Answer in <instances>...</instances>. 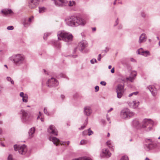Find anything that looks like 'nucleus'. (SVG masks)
Wrapping results in <instances>:
<instances>
[{
  "label": "nucleus",
  "mask_w": 160,
  "mask_h": 160,
  "mask_svg": "<svg viewBox=\"0 0 160 160\" xmlns=\"http://www.w3.org/2000/svg\"><path fill=\"white\" fill-rule=\"evenodd\" d=\"M120 115L121 118L127 119L132 117L134 116L135 113L131 111L128 108H124L121 111Z\"/></svg>",
  "instance_id": "nucleus-5"
},
{
  "label": "nucleus",
  "mask_w": 160,
  "mask_h": 160,
  "mask_svg": "<svg viewBox=\"0 0 160 160\" xmlns=\"http://www.w3.org/2000/svg\"><path fill=\"white\" fill-rule=\"evenodd\" d=\"M139 102L138 101H135L131 103L130 106L132 108H135L139 105Z\"/></svg>",
  "instance_id": "nucleus-23"
},
{
  "label": "nucleus",
  "mask_w": 160,
  "mask_h": 160,
  "mask_svg": "<svg viewBox=\"0 0 160 160\" xmlns=\"http://www.w3.org/2000/svg\"><path fill=\"white\" fill-rule=\"evenodd\" d=\"M117 93V97L119 98H121L123 95V92H116Z\"/></svg>",
  "instance_id": "nucleus-27"
},
{
  "label": "nucleus",
  "mask_w": 160,
  "mask_h": 160,
  "mask_svg": "<svg viewBox=\"0 0 160 160\" xmlns=\"http://www.w3.org/2000/svg\"><path fill=\"white\" fill-rule=\"evenodd\" d=\"M120 160H128V158L127 156H123L122 157Z\"/></svg>",
  "instance_id": "nucleus-36"
},
{
  "label": "nucleus",
  "mask_w": 160,
  "mask_h": 160,
  "mask_svg": "<svg viewBox=\"0 0 160 160\" xmlns=\"http://www.w3.org/2000/svg\"><path fill=\"white\" fill-rule=\"evenodd\" d=\"M141 16L143 17H145V15L144 12H142L141 14Z\"/></svg>",
  "instance_id": "nucleus-52"
},
{
  "label": "nucleus",
  "mask_w": 160,
  "mask_h": 160,
  "mask_svg": "<svg viewBox=\"0 0 160 160\" xmlns=\"http://www.w3.org/2000/svg\"><path fill=\"white\" fill-rule=\"evenodd\" d=\"M90 62L92 64L94 63V62L93 59H92L91 60Z\"/></svg>",
  "instance_id": "nucleus-58"
},
{
  "label": "nucleus",
  "mask_w": 160,
  "mask_h": 160,
  "mask_svg": "<svg viewBox=\"0 0 160 160\" xmlns=\"http://www.w3.org/2000/svg\"><path fill=\"white\" fill-rule=\"evenodd\" d=\"M142 55H143L147 57L148 55H150V52L149 51H144V52H142Z\"/></svg>",
  "instance_id": "nucleus-29"
},
{
  "label": "nucleus",
  "mask_w": 160,
  "mask_h": 160,
  "mask_svg": "<svg viewBox=\"0 0 160 160\" xmlns=\"http://www.w3.org/2000/svg\"><path fill=\"white\" fill-rule=\"evenodd\" d=\"M53 42L55 46L58 48H59L61 47V45L59 42L54 41Z\"/></svg>",
  "instance_id": "nucleus-30"
},
{
  "label": "nucleus",
  "mask_w": 160,
  "mask_h": 160,
  "mask_svg": "<svg viewBox=\"0 0 160 160\" xmlns=\"http://www.w3.org/2000/svg\"><path fill=\"white\" fill-rule=\"evenodd\" d=\"M148 140H150L151 142L148 144H146L145 145V148H146V149L147 151H148L150 150L153 146L152 142H151V140H150V139H148Z\"/></svg>",
  "instance_id": "nucleus-21"
},
{
  "label": "nucleus",
  "mask_w": 160,
  "mask_h": 160,
  "mask_svg": "<svg viewBox=\"0 0 160 160\" xmlns=\"http://www.w3.org/2000/svg\"><path fill=\"white\" fill-rule=\"evenodd\" d=\"M2 12L5 15L10 14L12 13V11L11 9H5L2 10Z\"/></svg>",
  "instance_id": "nucleus-24"
},
{
  "label": "nucleus",
  "mask_w": 160,
  "mask_h": 160,
  "mask_svg": "<svg viewBox=\"0 0 160 160\" xmlns=\"http://www.w3.org/2000/svg\"><path fill=\"white\" fill-rule=\"evenodd\" d=\"M101 122L102 123H103V124H104L105 123V121L104 120H102Z\"/></svg>",
  "instance_id": "nucleus-56"
},
{
  "label": "nucleus",
  "mask_w": 160,
  "mask_h": 160,
  "mask_svg": "<svg viewBox=\"0 0 160 160\" xmlns=\"http://www.w3.org/2000/svg\"><path fill=\"white\" fill-rule=\"evenodd\" d=\"M44 112L45 114H46L47 115H48V116L49 115V113L48 112L46 108H45L44 109Z\"/></svg>",
  "instance_id": "nucleus-40"
},
{
  "label": "nucleus",
  "mask_w": 160,
  "mask_h": 160,
  "mask_svg": "<svg viewBox=\"0 0 160 160\" xmlns=\"http://www.w3.org/2000/svg\"><path fill=\"white\" fill-rule=\"evenodd\" d=\"M133 96V95L132 94V93H130V94H129V95L128 96L129 97H131V96Z\"/></svg>",
  "instance_id": "nucleus-61"
},
{
  "label": "nucleus",
  "mask_w": 160,
  "mask_h": 160,
  "mask_svg": "<svg viewBox=\"0 0 160 160\" xmlns=\"http://www.w3.org/2000/svg\"><path fill=\"white\" fill-rule=\"evenodd\" d=\"M14 28L13 26H8L7 28V29L8 30H13Z\"/></svg>",
  "instance_id": "nucleus-42"
},
{
  "label": "nucleus",
  "mask_w": 160,
  "mask_h": 160,
  "mask_svg": "<svg viewBox=\"0 0 160 160\" xmlns=\"http://www.w3.org/2000/svg\"><path fill=\"white\" fill-rule=\"evenodd\" d=\"M100 84L103 86H105L106 85V83L104 81H101L100 82Z\"/></svg>",
  "instance_id": "nucleus-44"
},
{
  "label": "nucleus",
  "mask_w": 160,
  "mask_h": 160,
  "mask_svg": "<svg viewBox=\"0 0 160 160\" xmlns=\"http://www.w3.org/2000/svg\"><path fill=\"white\" fill-rule=\"evenodd\" d=\"M92 110L90 107L87 106L84 108V113L86 116H90L92 113Z\"/></svg>",
  "instance_id": "nucleus-14"
},
{
  "label": "nucleus",
  "mask_w": 160,
  "mask_h": 160,
  "mask_svg": "<svg viewBox=\"0 0 160 160\" xmlns=\"http://www.w3.org/2000/svg\"><path fill=\"white\" fill-rule=\"evenodd\" d=\"M107 144L111 150H113L114 149V147L112 144V142L111 140H108L107 142Z\"/></svg>",
  "instance_id": "nucleus-25"
},
{
  "label": "nucleus",
  "mask_w": 160,
  "mask_h": 160,
  "mask_svg": "<svg viewBox=\"0 0 160 160\" xmlns=\"http://www.w3.org/2000/svg\"><path fill=\"white\" fill-rule=\"evenodd\" d=\"M124 86L121 84H118L117 87L116 92H124Z\"/></svg>",
  "instance_id": "nucleus-22"
},
{
  "label": "nucleus",
  "mask_w": 160,
  "mask_h": 160,
  "mask_svg": "<svg viewBox=\"0 0 160 160\" xmlns=\"http://www.w3.org/2000/svg\"><path fill=\"white\" fill-rule=\"evenodd\" d=\"M109 50V48L107 47L104 50V51L105 52H107Z\"/></svg>",
  "instance_id": "nucleus-51"
},
{
  "label": "nucleus",
  "mask_w": 160,
  "mask_h": 160,
  "mask_svg": "<svg viewBox=\"0 0 160 160\" xmlns=\"http://www.w3.org/2000/svg\"><path fill=\"white\" fill-rule=\"evenodd\" d=\"M88 131L86 130L84 131L83 132L82 134L83 135H86L87 134Z\"/></svg>",
  "instance_id": "nucleus-50"
},
{
  "label": "nucleus",
  "mask_w": 160,
  "mask_h": 160,
  "mask_svg": "<svg viewBox=\"0 0 160 160\" xmlns=\"http://www.w3.org/2000/svg\"><path fill=\"white\" fill-rule=\"evenodd\" d=\"M131 61L132 62H135V60L133 58H131Z\"/></svg>",
  "instance_id": "nucleus-57"
},
{
  "label": "nucleus",
  "mask_w": 160,
  "mask_h": 160,
  "mask_svg": "<svg viewBox=\"0 0 160 160\" xmlns=\"http://www.w3.org/2000/svg\"><path fill=\"white\" fill-rule=\"evenodd\" d=\"M20 96L22 97H23L25 96V95H24L23 92H21L20 93Z\"/></svg>",
  "instance_id": "nucleus-46"
},
{
  "label": "nucleus",
  "mask_w": 160,
  "mask_h": 160,
  "mask_svg": "<svg viewBox=\"0 0 160 160\" xmlns=\"http://www.w3.org/2000/svg\"><path fill=\"white\" fill-rule=\"evenodd\" d=\"M118 18H117V20L116 21V24L114 25L115 26H116V25H117L118 24Z\"/></svg>",
  "instance_id": "nucleus-54"
},
{
  "label": "nucleus",
  "mask_w": 160,
  "mask_h": 160,
  "mask_svg": "<svg viewBox=\"0 0 160 160\" xmlns=\"http://www.w3.org/2000/svg\"><path fill=\"white\" fill-rule=\"evenodd\" d=\"M15 150H18L19 153L21 154H25L27 151L26 146L25 145H15L14 146Z\"/></svg>",
  "instance_id": "nucleus-6"
},
{
  "label": "nucleus",
  "mask_w": 160,
  "mask_h": 160,
  "mask_svg": "<svg viewBox=\"0 0 160 160\" xmlns=\"http://www.w3.org/2000/svg\"><path fill=\"white\" fill-rule=\"evenodd\" d=\"M126 79L127 80H129L130 82H132L134 79V78L133 77H132V76L130 75L129 77L126 78Z\"/></svg>",
  "instance_id": "nucleus-31"
},
{
  "label": "nucleus",
  "mask_w": 160,
  "mask_h": 160,
  "mask_svg": "<svg viewBox=\"0 0 160 160\" xmlns=\"http://www.w3.org/2000/svg\"><path fill=\"white\" fill-rule=\"evenodd\" d=\"M61 97L62 99H63L64 98V96L63 95H62L61 96Z\"/></svg>",
  "instance_id": "nucleus-64"
},
{
  "label": "nucleus",
  "mask_w": 160,
  "mask_h": 160,
  "mask_svg": "<svg viewBox=\"0 0 160 160\" xmlns=\"http://www.w3.org/2000/svg\"><path fill=\"white\" fill-rule=\"evenodd\" d=\"M49 139L50 141H52L54 144L56 145V146H58L59 143L61 145H65L66 143L67 144V145H68L70 143L69 141L65 142H60L59 139L55 137H50L49 138Z\"/></svg>",
  "instance_id": "nucleus-7"
},
{
  "label": "nucleus",
  "mask_w": 160,
  "mask_h": 160,
  "mask_svg": "<svg viewBox=\"0 0 160 160\" xmlns=\"http://www.w3.org/2000/svg\"><path fill=\"white\" fill-rule=\"evenodd\" d=\"M66 21L67 24L71 26H77L79 25H84L86 23L81 18L74 16H71L66 19Z\"/></svg>",
  "instance_id": "nucleus-1"
},
{
  "label": "nucleus",
  "mask_w": 160,
  "mask_h": 160,
  "mask_svg": "<svg viewBox=\"0 0 160 160\" xmlns=\"http://www.w3.org/2000/svg\"><path fill=\"white\" fill-rule=\"evenodd\" d=\"M58 84V82L57 80L53 78H52L48 80L47 84L49 87L56 86Z\"/></svg>",
  "instance_id": "nucleus-8"
},
{
  "label": "nucleus",
  "mask_w": 160,
  "mask_h": 160,
  "mask_svg": "<svg viewBox=\"0 0 160 160\" xmlns=\"http://www.w3.org/2000/svg\"><path fill=\"white\" fill-rule=\"evenodd\" d=\"M96 30V28H92V31H95Z\"/></svg>",
  "instance_id": "nucleus-59"
},
{
  "label": "nucleus",
  "mask_w": 160,
  "mask_h": 160,
  "mask_svg": "<svg viewBox=\"0 0 160 160\" xmlns=\"http://www.w3.org/2000/svg\"><path fill=\"white\" fill-rule=\"evenodd\" d=\"M147 39L146 34L144 33H142L139 37V42L140 43L146 41Z\"/></svg>",
  "instance_id": "nucleus-18"
},
{
  "label": "nucleus",
  "mask_w": 160,
  "mask_h": 160,
  "mask_svg": "<svg viewBox=\"0 0 160 160\" xmlns=\"http://www.w3.org/2000/svg\"><path fill=\"white\" fill-rule=\"evenodd\" d=\"M22 100L23 102H27L28 101V96L27 94H25V96L22 97Z\"/></svg>",
  "instance_id": "nucleus-28"
},
{
  "label": "nucleus",
  "mask_w": 160,
  "mask_h": 160,
  "mask_svg": "<svg viewBox=\"0 0 160 160\" xmlns=\"http://www.w3.org/2000/svg\"><path fill=\"white\" fill-rule=\"evenodd\" d=\"M35 131V128L34 127L31 128L28 132L29 136L30 138H31L33 137V134Z\"/></svg>",
  "instance_id": "nucleus-19"
},
{
  "label": "nucleus",
  "mask_w": 160,
  "mask_h": 160,
  "mask_svg": "<svg viewBox=\"0 0 160 160\" xmlns=\"http://www.w3.org/2000/svg\"><path fill=\"white\" fill-rule=\"evenodd\" d=\"M21 112L22 114V120L23 122H26L29 120V116L28 113L24 110H22Z\"/></svg>",
  "instance_id": "nucleus-9"
},
{
  "label": "nucleus",
  "mask_w": 160,
  "mask_h": 160,
  "mask_svg": "<svg viewBox=\"0 0 160 160\" xmlns=\"http://www.w3.org/2000/svg\"><path fill=\"white\" fill-rule=\"evenodd\" d=\"M8 160H15L12 158V156L11 155H9L8 158Z\"/></svg>",
  "instance_id": "nucleus-41"
},
{
  "label": "nucleus",
  "mask_w": 160,
  "mask_h": 160,
  "mask_svg": "<svg viewBox=\"0 0 160 160\" xmlns=\"http://www.w3.org/2000/svg\"><path fill=\"white\" fill-rule=\"evenodd\" d=\"M58 1H58L55 2V5L57 6L62 7L68 4V2L67 0H58Z\"/></svg>",
  "instance_id": "nucleus-15"
},
{
  "label": "nucleus",
  "mask_w": 160,
  "mask_h": 160,
  "mask_svg": "<svg viewBox=\"0 0 160 160\" xmlns=\"http://www.w3.org/2000/svg\"><path fill=\"white\" fill-rule=\"evenodd\" d=\"M114 68H112L111 70V72L112 73H113L114 72Z\"/></svg>",
  "instance_id": "nucleus-53"
},
{
  "label": "nucleus",
  "mask_w": 160,
  "mask_h": 160,
  "mask_svg": "<svg viewBox=\"0 0 160 160\" xmlns=\"http://www.w3.org/2000/svg\"><path fill=\"white\" fill-rule=\"evenodd\" d=\"M101 54H100L98 55V61H100L101 59Z\"/></svg>",
  "instance_id": "nucleus-49"
},
{
  "label": "nucleus",
  "mask_w": 160,
  "mask_h": 160,
  "mask_svg": "<svg viewBox=\"0 0 160 160\" xmlns=\"http://www.w3.org/2000/svg\"><path fill=\"white\" fill-rule=\"evenodd\" d=\"M40 119H41V121L42 122H44V118H40Z\"/></svg>",
  "instance_id": "nucleus-60"
},
{
  "label": "nucleus",
  "mask_w": 160,
  "mask_h": 160,
  "mask_svg": "<svg viewBox=\"0 0 160 160\" xmlns=\"http://www.w3.org/2000/svg\"><path fill=\"white\" fill-rule=\"evenodd\" d=\"M58 39L59 40H62L67 42L71 41L72 40L73 36L69 33L67 32L64 31H59L57 34Z\"/></svg>",
  "instance_id": "nucleus-2"
},
{
  "label": "nucleus",
  "mask_w": 160,
  "mask_h": 160,
  "mask_svg": "<svg viewBox=\"0 0 160 160\" xmlns=\"http://www.w3.org/2000/svg\"><path fill=\"white\" fill-rule=\"evenodd\" d=\"M132 125L133 127L137 129L142 128V123H140L138 119H135L132 122Z\"/></svg>",
  "instance_id": "nucleus-11"
},
{
  "label": "nucleus",
  "mask_w": 160,
  "mask_h": 160,
  "mask_svg": "<svg viewBox=\"0 0 160 160\" xmlns=\"http://www.w3.org/2000/svg\"><path fill=\"white\" fill-rule=\"evenodd\" d=\"M14 64L17 66H19L25 62V57L22 54H17L12 56Z\"/></svg>",
  "instance_id": "nucleus-3"
},
{
  "label": "nucleus",
  "mask_w": 160,
  "mask_h": 160,
  "mask_svg": "<svg viewBox=\"0 0 160 160\" xmlns=\"http://www.w3.org/2000/svg\"><path fill=\"white\" fill-rule=\"evenodd\" d=\"M154 122L150 119H144L142 122V128H144L147 131H150L152 129V127Z\"/></svg>",
  "instance_id": "nucleus-4"
},
{
  "label": "nucleus",
  "mask_w": 160,
  "mask_h": 160,
  "mask_svg": "<svg viewBox=\"0 0 160 160\" xmlns=\"http://www.w3.org/2000/svg\"><path fill=\"white\" fill-rule=\"evenodd\" d=\"M86 125H84L83 126H82L81 127L79 128V129L81 130H82L85 127Z\"/></svg>",
  "instance_id": "nucleus-47"
},
{
  "label": "nucleus",
  "mask_w": 160,
  "mask_h": 160,
  "mask_svg": "<svg viewBox=\"0 0 160 160\" xmlns=\"http://www.w3.org/2000/svg\"><path fill=\"white\" fill-rule=\"evenodd\" d=\"M88 46L87 42L84 41H82L78 43V48L80 50L82 51Z\"/></svg>",
  "instance_id": "nucleus-13"
},
{
  "label": "nucleus",
  "mask_w": 160,
  "mask_h": 160,
  "mask_svg": "<svg viewBox=\"0 0 160 160\" xmlns=\"http://www.w3.org/2000/svg\"><path fill=\"white\" fill-rule=\"evenodd\" d=\"M113 109V108H111L109 110H108V112H110Z\"/></svg>",
  "instance_id": "nucleus-55"
},
{
  "label": "nucleus",
  "mask_w": 160,
  "mask_h": 160,
  "mask_svg": "<svg viewBox=\"0 0 160 160\" xmlns=\"http://www.w3.org/2000/svg\"><path fill=\"white\" fill-rule=\"evenodd\" d=\"M138 92H133L132 93V94L133 95H136L138 94Z\"/></svg>",
  "instance_id": "nucleus-48"
},
{
  "label": "nucleus",
  "mask_w": 160,
  "mask_h": 160,
  "mask_svg": "<svg viewBox=\"0 0 160 160\" xmlns=\"http://www.w3.org/2000/svg\"><path fill=\"white\" fill-rule=\"evenodd\" d=\"M88 132L89 136H90L93 133V132L90 130V128L88 129Z\"/></svg>",
  "instance_id": "nucleus-38"
},
{
  "label": "nucleus",
  "mask_w": 160,
  "mask_h": 160,
  "mask_svg": "<svg viewBox=\"0 0 160 160\" xmlns=\"http://www.w3.org/2000/svg\"><path fill=\"white\" fill-rule=\"evenodd\" d=\"M39 0H31L29 3V7L31 8H35L38 4Z\"/></svg>",
  "instance_id": "nucleus-16"
},
{
  "label": "nucleus",
  "mask_w": 160,
  "mask_h": 160,
  "mask_svg": "<svg viewBox=\"0 0 160 160\" xmlns=\"http://www.w3.org/2000/svg\"><path fill=\"white\" fill-rule=\"evenodd\" d=\"M147 88L149 90L153 96L155 95L157 93V91L153 86L150 85Z\"/></svg>",
  "instance_id": "nucleus-17"
},
{
  "label": "nucleus",
  "mask_w": 160,
  "mask_h": 160,
  "mask_svg": "<svg viewBox=\"0 0 160 160\" xmlns=\"http://www.w3.org/2000/svg\"><path fill=\"white\" fill-rule=\"evenodd\" d=\"M88 118L87 117V118L85 121V122H84V125H87V124L88 123Z\"/></svg>",
  "instance_id": "nucleus-45"
},
{
  "label": "nucleus",
  "mask_w": 160,
  "mask_h": 160,
  "mask_svg": "<svg viewBox=\"0 0 160 160\" xmlns=\"http://www.w3.org/2000/svg\"><path fill=\"white\" fill-rule=\"evenodd\" d=\"M7 80L8 81H10L11 83L12 84H14V81L10 77H7Z\"/></svg>",
  "instance_id": "nucleus-32"
},
{
  "label": "nucleus",
  "mask_w": 160,
  "mask_h": 160,
  "mask_svg": "<svg viewBox=\"0 0 160 160\" xmlns=\"http://www.w3.org/2000/svg\"><path fill=\"white\" fill-rule=\"evenodd\" d=\"M144 51H143L142 49V48H140L138 49V54H141L142 55V52H144Z\"/></svg>",
  "instance_id": "nucleus-35"
},
{
  "label": "nucleus",
  "mask_w": 160,
  "mask_h": 160,
  "mask_svg": "<svg viewBox=\"0 0 160 160\" xmlns=\"http://www.w3.org/2000/svg\"><path fill=\"white\" fill-rule=\"evenodd\" d=\"M111 153L108 149L103 148L100 154L101 157H109L111 156Z\"/></svg>",
  "instance_id": "nucleus-10"
},
{
  "label": "nucleus",
  "mask_w": 160,
  "mask_h": 160,
  "mask_svg": "<svg viewBox=\"0 0 160 160\" xmlns=\"http://www.w3.org/2000/svg\"><path fill=\"white\" fill-rule=\"evenodd\" d=\"M51 34V33H49V32H48V33H45L44 34V36H43V39L45 40H46V38L48 36H49V35H50Z\"/></svg>",
  "instance_id": "nucleus-33"
},
{
  "label": "nucleus",
  "mask_w": 160,
  "mask_h": 160,
  "mask_svg": "<svg viewBox=\"0 0 160 160\" xmlns=\"http://www.w3.org/2000/svg\"><path fill=\"white\" fill-rule=\"evenodd\" d=\"M112 68V66L111 65H109L108 66V68L110 69Z\"/></svg>",
  "instance_id": "nucleus-63"
},
{
  "label": "nucleus",
  "mask_w": 160,
  "mask_h": 160,
  "mask_svg": "<svg viewBox=\"0 0 160 160\" xmlns=\"http://www.w3.org/2000/svg\"><path fill=\"white\" fill-rule=\"evenodd\" d=\"M137 75L136 72L135 71H133L131 72L130 75L132 77H133L134 78L136 77Z\"/></svg>",
  "instance_id": "nucleus-34"
},
{
  "label": "nucleus",
  "mask_w": 160,
  "mask_h": 160,
  "mask_svg": "<svg viewBox=\"0 0 160 160\" xmlns=\"http://www.w3.org/2000/svg\"><path fill=\"white\" fill-rule=\"evenodd\" d=\"M95 92H97L99 90V87L98 86L95 87Z\"/></svg>",
  "instance_id": "nucleus-43"
},
{
  "label": "nucleus",
  "mask_w": 160,
  "mask_h": 160,
  "mask_svg": "<svg viewBox=\"0 0 160 160\" xmlns=\"http://www.w3.org/2000/svg\"><path fill=\"white\" fill-rule=\"evenodd\" d=\"M45 9V8L44 7H42L41 8H39V13L42 12Z\"/></svg>",
  "instance_id": "nucleus-37"
},
{
  "label": "nucleus",
  "mask_w": 160,
  "mask_h": 160,
  "mask_svg": "<svg viewBox=\"0 0 160 160\" xmlns=\"http://www.w3.org/2000/svg\"><path fill=\"white\" fill-rule=\"evenodd\" d=\"M87 143V141L84 140H82L80 142V144L81 145L85 144Z\"/></svg>",
  "instance_id": "nucleus-39"
},
{
  "label": "nucleus",
  "mask_w": 160,
  "mask_h": 160,
  "mask_svg": "<svg viewBox=\"0 0 160 160\" xmlns=\"http://www.w3.org/2000/svg\"><path fill=\"white\" fill-rule=\"evenodd\" d=\"M33 18V17H32L31 18H29L28 21L26 20H25L23 22V25L24 27H27L28 25H29L30 23L31 22Z\"/></svg>",
  "instance_id": "nucleus-20"
},
{
  "label": "nucleus",
  "mask_w": 160,
  "mask_h": 160,
  "mask_svg": "<svg viewBox=\"0 0 160 160\" xmlns=\"http://www.w3.org/2000/svg\"><path fill=\"white\" fill-rule=\"evenodd\" d=\"M39 116H41V115L42 114L41 112H39Z\"/></svg>",
  "instance_id": "nucleus-62"
},
{
  "label": "nucleus",
  "mask_w": 160,
  "mask_h": 160,
  "mask_svg": "<svg viewBox=\"0 0 160 160\" xmlns=\"http://www.w3.org/2000/svg\"><path fill=\"white\" fill-rule=\"evenodd\" d=\"M68 4L70 7L74 6L76 4V2L73 1H70Z\"/></svg>",
  "instance_id": "nucleus-26"
},
{
  "label": "nucleus",
  "mask_w": 160,
  "mask_h": 160,
  "mask_svg": "<svg viewBox=\"0 0 160 160\" xmlns=\"http://www.w3.org/2000/svg\"><path fill=\"white\" fill-rule=\"evenodd\" d=\"M48 132L50 134L54 135H58V131L55 126L52 125H50L49 128L48 129Z\"/></svg>",
  "instance_id": "nucleus-12"
}]
</instances>
